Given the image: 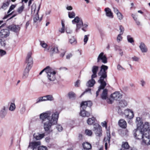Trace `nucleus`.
<instances>
[{
    "label": "nucleus",
    "instance_id": "obj_1",
    "mask_svg": "<svg viewBox=\"0 0 150 150\" xmlns=\"http://www.w3.org/2000/svg\"><path fill=\"white\" fill-rule=\"evenodd\" d=\"M59 113L57 112H52L47 111L40 115V119L43 123L45 131L48 133L52 132L51 127L57 123Z\"/></svg>",
    "mask_w": 150,
    "mask_h": 150
},
{
    "label": "nucleus",
    "instance_id": "obj_2",
    "mask_svg": "<svg viewBox=\"0 0 150 150\" xmlns=\"http://www.w3.org/2000/svg\"><path fill=\"white\" fill-rule=\"evenodd\" d=\"M108 69V67L106 65H102L101 67V69L98 74V75L100 76V79L98 81V82L100 84V85L96 92V96L98 95L100 90L103 89L106 85V83L104 79L107 77V71H106Z\"/></svg>",
    "mask_w": 150,
    "mask_h": 150
},
{
    "label": "nucleus",
    "instance_id": "obj_3",
    "mask_svg": "<svg viewBox=\"0 0 150 150\" xmlns=\"http://www.w3.org/2000/svg\"><path fill=\"white\" fill-rule=\"evenodd\" d=\"M72 23L73 24H76V32H77L83 26V27L81 28L82 30L84 32L86 31V28L88 27V24L87 23H85L83 24L82 20L81 18L76 16L72 20Z\"/></svg>",
    "mask_w": 150,
    "mask_h": 150
},
{
    "label": "nucleus",
    "instance_id": "obj_4",
    "mask_svg": "<svg viewBox=\"0 0 150 150\" xmlns=\"http://www.w3.org/2000/svg\"><path fill=\"white\" fill-rule=\"evenodd\" d=\"M57 71L52 68L48 66L46 69V77L48 80L50 81H54L56 79V74Z\"/></svg>",
    "mask_w": 150,
    "mask_h": 150
},
{
    "label": "nucleus",
    "instance_id": "obj_5",
    "mask_svg": "<svg viewBox=\"0 0 150 150\" xmlns=\"http://www.w3.org/2000/svg\"><path fill=\"white\" fill-rule=\"evenodd\" d=\"M122 95L119 92H115L111 94L110 98L107 100V102L109 104H112L114 100H119L122 98Z\"/></svg>",
    "mask_w": 150,
    "mask_h": 150
},
{
    "label": "nucleus",
    "instance_id": "obj_6",
    "mask_svg": "<svg viewBox=\"0 0 150 150\" xmlns=\"http://www.w3.org/2000/svg\"><path fill=\"white\" fill-rule=\"evenodd\" d=\"M133 133L134 137L137 139L140 140L142 139L144 136V134H146L141 129L139 128L138 126L137 129H135L133 131Z\"/></svg>",
    "mask_w": 150,
    "mask_h": 150
},
{
    "label": "nucleus",
    "instance_id": "obj_7",
    "mask_svg": "<svg viewBox=\"0 0 150 150\" xmlns=\"http://www.w3.org/2000/svg\"><path fill=\"white\" fill-rule=\"evenodd\" d=\"M139 128L145 133H150V123L148 122H145L144 123L138 125Z\"/></svg>",
    "mask_w": 150,
    "mask_h": 150
},
{
    "label": "nucleus",
    "instance_id": "obj_8",
    "mask_svg": "<svg viewBox=\"0 0 150 150\" xmlns=\"http://www.w3.org/2000/svg\"><path fill=\"white\" fill-rule=\"evenodd\" d=\"M93 131L96 136L99 137L102 135V131L101 126L98 124L96 123L93 125Z\"/></svg>",
    "mask_w": 150,
    "mask_h": 150
},
{
    "label": "nucleus",
    "instance_id": "obj_9",
    "mask_svg": "<svg viewBox=\"0 0 150 150\" xmlns=\"http://www.w3.org/2000/svg\"><path fill=\"white\" fill-rule=\"evenodd\" d=\"M32 54L31 52H28L25 60V62L27 64L26 67L31 69L33 64V59L31 57Z\"/></svg>",
    "mask_w": 150,
    "mask_h": 150
},
{
    "label": "nucleus",
    "instance_id": "obj_10",
    "mask_svg": "<svg viewBox=\"0 0 150 150\" xmlns=\"http://www.w3.org/2000/svg\"><path fill=\"white\" fill-rule=\"evenodd\" d=\"M101 62L104 64L107 62V59L103 52L99 54L97 58V62Z\"/></svg>",
    "mask_w": 150,
    "mask_h": 150
},
{
    "label": "nucleus",
    "instance_id": "obj_11",
    "mask_svg": "<svg viewBox=\"0 0 150 150\" xmlns=\"http://www.w3.org/2000/svg\"><path fill=\"white\" fill-rule=\"evenodd\" d=\"M124 114L126 118L129 119H132L134 116L133 111L128 109L125 110L124 112Z\"/></svg>",
    "mask_w": 150,
    "mask_h": 150
},
{
    "label": "nucleus",
    "instance_id": "obj_12",
    "mask_svg": "<svg viewBox=\"0 0 150 150\" xmlns=\"http://www.w3.org/2000/svg\"><path fill=\"white\" fill-rule=\"evenodd\" d=\"M142 139V143L147 145L150 144V133H146Z\"/></svg>",
    "mask_w": 150,
    "mask_h": 150
},
{
    "label": "nucleus",
    "instance_id": "obj_13",
    "mask_svg": "<svg viewBox=\"0 0 150 150\" xmlns=\"http://www.w3.org/2000/svg\"><path fill=\"white\" fill-rule=\"evenodd\" d=\"M10 35L9 30L6 29H1L0 32V37L2 38H6Z\"/></svg>",
    "mask_w": 150,
    "mask_h": 150
},
{
    "label": "nucleus",
    "instance_id": "obj_14",
    "mask_svg": "<svg viewBox=\"0 0 150 150\" xmlns=\"http://www.w3.org/2000/svg\"><path fill=\"white\" fill-rule=\"evenodd\" d=\"M8 28L11 31L15 32H18L20 29V27L19 25L12 24L8 27Z\"/></svg>",
    "mask_w": 150,
    "mask_h": 150
},
{
    "label": "nucleus",
    "instance_id": "obj_15",
    "mask_svg": "<svg viewBox=\"0 0 150 150\" xmlns=\"http://www.w3.org/2000/svg\"><path fill=\"white\" fill-rule=\"evenodd\" d=\"M40 144V142L39 141L30 142L28 148L33 149V150H35L38 146Z\"/></svg>",
    "mask_w": 150,
    "mask_h": 150
},
{
    "label": "nucleus",
    "instance_id": "obj_16",
    "mask_svg": "<svg viewBox=\"0 0 150 150\" xmlns=\"http://www.w3.org/2000/svg\"><path fill=\"white\" fill-rule=\"evenodd\" d=\"M92 105V103L91 101H86L82 102L81 104V109H85L87 106L90 107Z\"/></svg>",
    "mask_w": 150,
    "mask_h": 150
},
{
    "label": "nucleus",
    "instance_id": "obj_17",
    "mask_svg": "<svg viewBox=\"0 0 150 150\" xmlns=\"http://www.w3.org/2000/svg\"><path fill=\"white\" fill-rule=\"evenodd\" d=\"M105 11L107 16L110 18H113V13L110 8H105Z\"/></svg>",
    "mask_w": 150,
    "mask_h": 150
},
{
    "label": "nucleus",
    "instance_id": "obj_18",
    "mask_svg": "<svg viewBox=\"0 0 150 150\" xmlns=\"http://www.w3.org/2000/svg\"><path fill=\"white\" fill-rule=\"evenodd\" d=\"M139 47L142 53L146 52L148 51V49L144 43L141 42L140 44Z\"/></svg>",
    "mask_w": 150,
    "mask_h": 150
},
{
    "label": "nucleus",
    "instance_id": "obj_19",
    "mask_svg": "<svg viewBox=\"0 0 150 150\" xmlns=\"http://www.w3.org/2000/svg\"><path fill=\"white\" fill-rule=\"evenodd\" d=\"M80 115L83 117H88L90 116L91 113L90 112H86L85 110V109H81V108Z\"/></svg>",
    "mask_w": 150,
    "mask_h": 150
},
{
    "label": "nucleus",
    "instance_id": "obj_20",
    "mask_svg": "<svg viewBox=\"0 0 150 150\" xmlns=\"http://www.w3.org/2000/svg\"><path fill=\"white\" fill-rule=\"evenodd\" d=\"M40 45L44 48V50L46 52L49 51V49L50 48V47L47 48V44L44 41H40Z\"/></svg>",
    "mask_w": 150,
    "mask_h": 150
},
{
    "label": "nucleus",
    "instance_id": "obj_21",
    "mask_svg": "<svg viewBox=\"0 0 150 150\" xmlns=\"http://www.w3.org/2000/svg\"><path fill=\"white\" fill-rule=\"evenodd\" d=\"M98 69V67L97 66H94L92 69V71L93 73V74L91 76L92 78H94L97 76V72Z\"/></svg>",
    "mask_w": 150,
    "mask_h": 150
},
{
    "label": "nucleus",
    "instance_id": "obj_22",
    "mask_svg": "<svg viewBox=\"0 0 150 150\" xmlns=\"http://www.w3.org/2000/svg\"><path fill=\"white\" fill-rule=\"evenodd\" d=\"M118 124L122 128H125L127 127V123L123 119H121L119 121Z\"/></svg>",
    "mask_w": 150,
    "mask_h": 150
},
{
    "label": "nucleus",
    "instance_id": "obj_23",
    "mask_svg": "<svg viewBox=\"0 0 150 150\" xmlns=\"http://www.w3.org/2000/svg\"><path fill=\"white\" fill-rule=\"evenodd\" d=\"M108 90L107 89H104L101 95V97L102 99L103 100L108 99Z\"/></svg>",
    "mask_w": 150,
    "mask_h": 150
},
{
    "label": "nucleus",
    "instance_id": "obj_24",
    "mask_svg": "<svg viewBox=\"0 0 150 150\" xmlns=\"http://www.w3.org/2000/svg\"><path fill=\"white\" fill-rule=\"evenodd\" d=\"M31 68L26 67L25 69L23 74L22 78L23 79H25L28 76L29 72Z\"/></svg>",
    "mask_w": 150,
    "mask_h": 150
},
{
    "label": "nucleus",
    "instance_id": "obj_25",
    "mask_svg": "<svg viewBox=\"0 0 150 150\" xmlns=\"http://www.w3.org/2000/svg\"><path fill=\"white\" fill-rule=\"evenodd\" d=\"M84 149L86 150H89L91 149L92 147L91 144L88 142H85L82 144Z\"/></svg>",
    "mask_w": 150,
    "mask_h": 150
},
{
    "label": "nucleus",
    "instance_id": "obj_26",
    "mask_svg": "<svg viewBox=\"0 0 150 150\" xmlns=\"http://www.w3.org/2000/svg\"><path fill=\"white\" fill-rule=\"evenodd\" d=\"M6 114V108L5 106L3 107L0 110V116L1 118L4 117Z\"/></svg>",
    "mask_w": 150,
    "mask_h": 150
},
{
    "label": "nucleus",
    "instance_id": "obj_27",
    "mask_svg": "<svg viewBox=\"0 0 150 150\" xmlns=\"http://www.w3.org/2000/svg\"><path fill=\"white\" fill-rule=\"evenodd\" d=\"M40 6V4L37 10H36V12L35 13V15L34 16L33 18V20L34 22H36L37 21L39 20V17L38 14V13L39 11Z\"/></svg>",
    "mask_w": 150,
    "mask_h": 150
},
{
    "label": "nucleus",
    "instance_id": "obj_28",
    "mask_svg": "<svg viewBox=\"0 0 150 150\" xmlns=\"http://www.w3.org/2000/svg\"><path fill=\"white\" fill-rule=\"evenodd\" d=\"M127 105V102L125 100H120L119 104V107L121 108H124Z\"/></svg>",
    "mask_w": 150,
    "mask_h": 150
},
{
    "label": "nucleus",
    "instance_id": "obj_29",
    "mask_svg": "<svg viewBox=\"0 0 150 150\" xmlns=\"http://www.w3.org/2000/svg\"><path fill=\"white\" fill-rule=\"evenodd\" d=\"M34 137L37 140H40L43 138L45 136L44 134H40L39 133L35 134L33 135Z\"/></svg>",
    "mask_w": 150,
    "mask_h": 150
},
{
    "label": "nucleus",
    "instance_id": "obj_30",
    "mask_svg": "<svg viewBox=\"0 0 150 150\" xmlns=\"http://www.w3.org/2000/svg\"><path fill=\"white\" fill-rule=\"evenodd\" d=\"M93 79V78H91V80H90L87 82V86L91 87L93 86L95 83V81Z\"/></svg>",
    "mask_w": 150,
    "mask_h": 150
},
{
    "label": "nucleus",
    "instance_id": "obj_31",
    "mask_svg": "<svg viewBox=\"0 0 150 150\" xmlns=\"http://www.w3.org/2000/svg\"><path fill=\"white\" fill-rule=\"evenodd\" d=\"M69 42L72 45H74L76 44L77 42L76 39L74 37H71L69 39Z\"/></svg>",
    "mask_w": 150,
    "mask_h": 150
},
{
    "label": "nucleus",
    "instance_id": "obj_32",
    "mask_svg": "<svg viewBox=\"0 0 150 150\" xmlns=\"http://www.w3.org/2000/svg\"><path fill=\"white\" fill-rule=\"evenodd\" d=\"M95 118L94 117L89 118L87 120V122L89 125L93 124L95 122Z\"/></svg>",
    "mask_w": 150,
    "mask_h": 150
},
{
    "label": "nucleus",
    "instance_id": "obj_33",
    "mask_svg": "<svg viewBox=\"0 0 150 150\" xmlns=\"http://www.w3.org/2000/svg\"><path fill=\"white\" fill-rule=\"evenodd\" d=\"M68 17L70 18H75V13L73 11L69 12H68Z\"/></svg>",
    "mask_w": 150,
    "mask_h": 150
},
{
    "label": "nucleus",
    "instance_id": "obj_34",
    "mask_svg": "<svg viewBox=\"0 0 150 150\" xmlns=\"http://www.w3.org/2000/svg\"><path fill=\"white\" fill-rule=\"evenodd\" d=\"M4 38L0 37V44L3 47H5L6 44V40H4Z\"/></svg>",
    "mask_w": 150,
    "mask_h": 150
},
{
    "label": "nucleus",
    "instance_id": "obj_35",
    "mask_svg": "<svg viewBox=\"0 0 150 150\" xmlns=\"http://www.w3.org/2000/svg\"><path fill=\"white\" fill-rule=\"evenodd\" d=\"M127 38L128 42L130 43H132L134 42L133 38L132 37L131 35H127Z\"/></svg>",
    "mask_w": 150,
    "mask_h": 150
},
{
    "label": "nucleus",
    "instance_id": "obj_36",
    "mask_svg": "<svg viewBox=\"0 0 150 150\" xmlns=\"http://www.w3.org/2000/svg\"><path fill=\"white\" fill-rule=\"evenodd\" d=\"M69 98L70 99L74 98L76 97L75 94L72 92H70L68 94Z\"/></svg>",
    "mask_w": 150,
    "mask_h": 150
},
{
    "label": "nucleus",
    "instance_id": "obj_37",
    "mask_svg": "<svg viewBox=\"0 0 150 150\" xmlns=\"http://www.w3.org/2000/svg\"><path fill=\"white\" fill-rule=\"evenodd\" d=\"M132 16L134 21H135V22L137 25H141L140 22L137 20V17H136L135 16L134 14H132Z\"/></svg>",
    "mask_w": 150,
    "mask_h": 150
},
{
    "label": "nucleus",
    "instance_id": "obj_38",
    "mask_svg": "<svg viewBox=\"0 0 150 150\" xmlns=\"http://www.w3.org/2000/svg\"><path fill=\"white\" fill-rule=\"evenodd\" d=\"M50 51L52 53H58V48L56 47H54L51 48Z\"/></svg>",
    "mask_w": 150,
    "mask_h": 150
},
{
    "label": "nucleus",
    "instance_id": "obj_39",
    "mask_svg": "<svg viewBox=\"0 0 150 150\" xmlns=\"http://www.w3.org/2000/svg\"><path fill=\"white\" fill-rule=\"evenodd\" d=\"M36 8V6L35 4H33L31 6V13H35Z\"/></svg>",
    "mask_w": 150,
    "mask_h": 150
},
{
    "label": "nucleus",
    "instance_id": "obj_40",
    "mask_svg": "<svg viewBox=\"0 0 150 150\" xmlns=\"http://www.w3.org/2000/svg\"><path fill=\"white\" fill-rule=\"evenodd\" d=\"M15 108L16 106L15 103H11L9 108V110L13 111L15 109Z\"/></svg>",
    "mask_w": 150,
    "mask_h": 150
},
{
    "label": "nucleus",
    "instance_id": "obj_41",
    "mask_svg": "<svg viewBox=\"0 0 150 150\" xmlns=\"http://www.w3.org/2000/svg\"><path fill=\"white\" fill-rule=\"evenodd\" d=\"M122 35L119 34L117 35L116 38L117 42H119L122 40L123 39V38L122 36Z\"/></svg>",
    "mask_w": 150,
    "mask_h": 150
},
{
    "label": "nucleus",
    "instance_id": "obj_42",
    "mask_svg": "<svg viewBox=\"0 0 150 150\" xmlns=\"http://www.w3.org/2000/svg\"><path fill=\"white\" fill-rule=\"evenodd\" d=\"M85 133L86 135L89 136H91L93 134L92 131L91 130L88 129L85 130Z\"/></svg>",
    "mask_w": 150,
    "mask_h": 150
},
{
    "label": "nucleus",
    "instance_id": "obj_43",
    "mask_svg": "<svg viewBox=\"0 0 150 150\" xmlns=\"http://www.w3.org/2000/svg\"><path fill=\"white\" fill-rule=\"evenodd\" d=\"M122 147L124 148L125 149H128L129 146L127 142H123L122 145Z\"/></svg>",
    "mask_w": 150,
    "mask_h": 150
},
{
    "label": "nucleus",
    "instance_id": "obj_44",
    "mask_svg": "<svg viewBox=\"0 0 150 150\" xmlns=\"http://www.w3.org/2000/svg\"><path fill=\"white\" fill-rule=\"evenodd\" d=\"M24 8V5H23L21 6L18 8L17 9V12L18 13L20 14L23 11Z\"/></svg>",
    "mask_w": 150,
    "mask_h": 150
},
{
    "label": "nucleus",
    "instance_id": "obj_45",
    "mask_svg": "<svg viewBox=\"0 0 150 150\" xmlns=\"http://www.w3.org/2000/svg\"><path fill=\"white\" fill-rule=\"evenodd\" d=\"M136 122H138V123H137V126L138 125L139 126V125L142 124V123H143L142 122L141 118L139 117L136 118Z\"/></svg>",
    "mask_w": 150,
    "mask_h": 150
},
{
    "label": "nucleus",
    "instance_id": "obj_46",
    "mask_svg": "<svg viewBox=\"0 0 150 150\" xmlns=\"http://www.w3.org/2000/svg\"><path fill=\"white\" fill-rule=\"evenodd\" d=\"M9 5V3L8 2L4 3L1 8L4 9H6Z\"/></svg>",
    "mask_w": 150,
    "mask_h": 150
},
{
    "label": "nucleus",
    "instance_id": "obj_47",
    "mask_svg": "<svg viewBox=\"0 0 150 150\" xmlns=\"http://www.w3.org/2000/svg\"><path fill=\"white\" fill-rule=\"evenodd\" d=\"M116 15L117 16V18L119 19V20H121L123 18V16L122 14L120 12H119Z\"/></svg>",
    "mask_w": 150,
    "mask_h": 150
},
{
    "label": "nucleus",
    "instance_id": "obj_48",
    "mask_svg": "<svg viewBox=\"0 0 150 150\" xmlns=\"http://www.w3.org/2000/svg\"><path fill=\"white\" fill-rule=\"evenodd\" d=\"M89 35H85L84 36L83 40L84 45L86 44L87 43V42L88 39V37H89Z\"/></svg>",
    "mask_w": 150,
    "mask_h": 150
},
{
    "label": "nucleus",
    "instance_id": "obj_49",
    "mask_svg": "<svg viewBox=\"0 0 150 150\" xmlns=\"http://www.w3.org/2000/svg\"><path fill=\"white\" fill-rule=\"evenodd\" d=\"M110 139V134H108L107 135V137H105L104 138V141L106 142H109Z\"/></svg>",
    "mask_w": 150,
    "mask_h": 150
},
{
    "label": "nucleus",
    "instance_id": "obj_50",
    "mask_svg": "<svg viewBox=\"0 0 150 150\" xmlns=\"http://www.w3.org/2000/svg\"><path fill=\"white\" fill-rule=\"evenodd\" d=\"M38 150H47V147L45 146H40L38 148Z\"/></svg>",
    "mask_w": 150,
    "mask_h": 150
},
{
    "label": "nucleus",
    "instance_id": "obj_51",
    "mask_svg": "<svg viewBox=\"0 0 150 150\" xmlns=\"http://www.w3.org/2000/svg\"><path fill=\"white\" fill-rule=\"evenodd\" d=\"M47 100L52 101L54 100V98L52 95H47Z\"/></svg>",
    "mask_w": 150,
    "mask_h": 150
},
{
    "label": "nucleus",
    "instance_id": "obj_52",
    "mask_svg": "<svg viewBox=\"0 0 150 150\" xmlns=\"http://www.w3.org/2000/svg\"><path fill=\"white\" fill-rule=\"evenodd\" d=\"M56 128L59 132H61L63 130V128L62 126L60 125H58L56 126Z\"/></svg>",
    "mask_w": 150,
    "mask_h": 150
},
{
    "label": "nucleus",
    "instance_id": "obj_53",
    "mask_svg": "<svg viewBox=\"0 0 150 150\" xmlns=\"http://www.w3.org/2000/svg\"><path fill=\"white\" fill-rule=\"evenodd\" d=\"M140 84L142 87H144L146 85V81L143 79H141L140 81Z\"/></svg>",
    "mask_w": 150,
    "mask_h": 150
},
{
    "label": "nucleus",
    "instance_id": "obj_54",
    "mask_svg": "<svg viewBox=\"0 0 150 150\" xmlns=\"http://www.w3.org/2000/svg\"><path fill=\"white\" fill-rule=\"evenodd\" d=\"M117 50L119 52V54L121 56H122L123 55V50L119 48L118 49H117Z\"/></svg>",
    "mask_w": 150,
    "mask_h": 150
},
{
    "label": "nucleus",
    "instance_id": "obj_55",
    "mask_svg": "<svg viewBox=\"0 0 150 150\" xmlns=\"http://www.w3.org/2000/svg\"><path fill=\"white\" fill-rule=\"evenodd\" d=\"M119 28L120 31V34H123L124 30V29L123 27L121 25H120L119 26Z\"/></svg>",
    "mask_w": 150,
    "mask_h": 150
},
{
    "label": "nucleus",
    "instance_id": "obj_56",
    "mask_svg": "<svg viewBox=\"0 0 150 150\" xmlns=\"http://www.w3.org/2000/svg\"><path fill=\"white\" fill-rule=\"evenodd\" d=\"M6 54L5 51L3 50L0 49V55L1 56H3Z\"/></svg>",
    "mask_w": 150,
    "mask_h": 150
},
{
    "label": "nucleus",
    "instance_id": "obj_57",
    "mask_svg": "<svg viewBox=\"0 0 150 150\" xmlns=\"http://www.w3.org/2000/svg\"><path fill=\"white\" fill-rule=\"evenodd\" d=\"M44 101L42 97H40L38 98L36 100V103H37L41 102Z\"/></svg>",
    "mask_w": 150,
    "mask_h": 150
},
{
    "label": "nucleus",
    "instance_id": "obj_58",
    "mask_svg": "<svg viewBox=\"0 0 150 150\" xmlns=\"http://www.w3.org/2000/svg\"><path fill=\"white\" fill-rule=\"evenodd\" d=\"M66 52V51L64 50H61L60 53V56L63 57L65 54Z\"/></svg>",
    "mask_w": 150,
    "mask_h": 150
},
{
    "label": "nucleus",
    "instance_id": "obj_59",
    "mask_svg": "<svg viewBox=\"0 0 150 150\" xmlns=\"http://www.w3.org/2000/svg\"><path fill=\"white\" fill-rule=\"evenodd\" d=\"M117 69L119 71H122L124 70V69L120 64L117 65Z\"/></svg>",
    "mask_w": 150,
    "mask_h": 150
},
{
    "label": "nucleus",
    "instance_id": "obj_60",
    "mask_svg": "<svg viewBox=\"0 0 150 150\" xmlns=\"http://www.w3.org/2000/svg\"><path fill=\"white\" fill-rule=\"evenodd\" d=\"M113 11L114 13L116 14L118 13L119 12H120L119 10L117 8L115 7H113Z\"/></svg>",
    "mask_w": 150,
    "mask_h": 150
},
{
    "label": "nucleus",
    "instance_id": "obj_61",
    "mask_svg": "<svg viewBox=\"0 0 150 150\" xmlns=\"http://www.w3.org/2000/svg\"><path fill=\"white\" fill-rule=\"evenodd\" d=\"M132 59L133 60L138 62L139 61V58L136 57V56H134L133 57H132Z\"/></svg>",
    "mask_w": 150,
    "mask_h": 150
},
{
    "label": "nucleus",
    "instance_id": "obj_62",
    "mask_svg": "<svg viewBox=\"0 0 150 150\" xmlns=\"http://www.w3.org/2000/svg\"><path fill=\"white\" fill-rule=\"evenodd\" d=\"M101 125L103 127H105L106 128L107 127V123L105 121H104L101 123Z\"/></svg>",
    "mask_w": 150,
    "mask_h": 150
},
{
    "label": "nucleus",
    "instance_id": "obj_63",
    "mask_svg": "<svg viewBox=\"0 0 150 150\" xmlns=\"http://www.w3.org/2000/svg\"><path fill=\"white\" fill-rule=\"evenodd\" d=\"M80 83V81L79 80L77 81L75 83V86L76 87L79 86Z\"/></svg>",
    "mask_w": 150,
    "mask_h": 150
},
{
    "label": "nucleus",
    "instance_id": "obj_64",
    "mask_svg": "<svg viewBox=\"0 0 150 150\" xmlns=\"http://www.w3.org/2000/svg\"><path fill=\"white\" fill-rule=\"evenodd\" d=\"M64 28H65L62 27V28L59 29V31L61 33H64L65 31Z\"/></svg>",
    "mask_w": 150,
    "mask_h": 150
}]
</instances>
